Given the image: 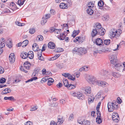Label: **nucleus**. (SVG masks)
<instances>
[{
    "instance_id": "41",
    "label": "nucleus",
    "mask_w": 125,
    "mask_h": 125,
    "mask_svg": "<svg viewBox=\"0 0 125 125\" xmlns=\"http://www.w3.org/2000/svg\"><path fill=\"white\" fill-rule=\"evenodd\" d=\"M112 119L114 122H118L119 121V120L117 119V117H116L115 115L112 116Z\"/></svg>"
},
{
    "instance_id": "9",
    "label": "nucleus",
    "mask_w": 125,
    "mask_h": 125,
    "mask_svg": "<svg viewBox=\"0 0 125 125\" xmlns=\"http://www.w3.org/2000/svg\"><path fill=\"white\" fill-rule=\"evenodd\" d=\"M0 41L1 42L0 45V47L1 48H3L5 47L6 44L5 39L3 38H1Z\"/></svg>"
},
{
    "instance_id": "10",
    "label": "nucleus",
    "mask_w": 125,
    "mask_h": 125,
    "mask_svg": "<svg viewBox=\"0 0 125 125\" xmlns=\"http://www.w3.org/2000/svg\"><path fill=\"white\" fill-rule=\"evenodd\" d=\"M103 43V41L100 38H97L96 41V43L97 45L100 46Z\"/></svg>"
},
{
    "instance_id": "29",
    "label": "nucleus",
    "mask_w": 125,
    "mask_h": 125,
    "mask_svg": "<svg viewBox=\"0 0 125 125\" xmlns=\"http://www.w3.org/2000/svg\"><path fill=\"white\" fill-rule=\"evenodd\" d=\"M96 122L98 124H100L102 121V118L101 117H97L96 119Z\"/></svg>"
},
{
    "instance_id": "60",
    "label": "nucleus",
    "mask_w": 125,
    "mask_h": 125,
    "mask_svg": "<svg viewBox=\"0 0 125 125\" xmlns=\"http://www.w3.org/2000/svg\"><path fill=\"white\" fill-rule=\"evenodd\" d=\"M34 47H36V48H38V49L39 48L38 46V45L36 43H34L32 45V48H33Z\"/></svg>"
},
{
    "instance_id": "35",
    "label": "nucleus",
    "mask_w": 125,
    "mask_h": 125,
    "mask_svg": "<svg viewBox=\"0 0 125 125\" xmlns=\"http://www.w3.org/2000/svg\"><path fill=\"white\" fill-rule=\"evenodd\" d=\"M24 0H18V4L20 6L23 4Z\"/></svg>"
},
{
    "instance_id": "47",
    "label": "nucleus",
    "mask_w": 125,
    "mask_h": 125,
    "mask_svg": "<svg viewBox=\"0 0 125 125\" xmlns=\"http://www.w3.org/2000/svg\"><path fill=\"white\" fill-rule=\"evenodd\" d=\"M35 32V30L34 28H32L30 29L29 32L31 34H33Z\"/></svg>"
},
{
    "instance_id": "49",
    "label": "nucleus",
    "mask_w": 125,
    "mask_h": 125,
    "mask_svg": "<svg viewBox=\"0 0 125 125\" xmlns=\"http://www.w3.org/2000/svg\"><path fill=\"white\" fill-rule=\"evenodd\" d=\"M103 9L104 10H109L110 9V7H108V6H105L103 7Z\"/></svg>"
},
{
    "instance_id": "20",
    "label": "nucleus",
    "mask_w": 125,
    "mask_h": 125,
    "mask_svg": "<svg viewBox=\"0 0 125 125\" xmlns=\"http://www.w3.org/2000/svg\"><path fill=\"white\" fill-rule=\"evenodd\" d=\"M80 32V30H79L77 31L74 30L73 32V33L71 35L73 37V38H74Z\"/></svg>"
},
{
    "instance_id": "6",
    "label": "nucleus",
    "mask_w": 125,
    "mask_h": 125,
    "mask_svg": "<svg viewBox=\"0 0 125 125\" xmlns=\"http://www.w3.org/2000/svg\"><path fill=\"white\" fill-rule=\"evenodd\" d=\"M96 82V84L98 85H101L103 87L108 86V84L105 82L100 81H97Z\"/></svg>"
},
{
    "instance_id": "28",
    "label": "nucleus",
    "mask_w": 125,
    "mask_h": 125,
    "mask_svg": "<svg viewBox=\"0 0 125 125\" xmlns=\"http://www.w3.org/2000/svg\"><path fill=\"white\" fill-rule=\"evenodd\" d=\"M87 12L88 14L91 15L93 13V11L91 8H89L87 9Z\"/></svg>"
},
{
    "instance_id": "13",
    "label": "nucleus",
    "mask_w": 125,
    "mask_h": 125,
    "mask_svg": "<svg viewBox=\"0 0 125 125\" xmlns=\"http://www.w3.org/2000/svg\"><path fill=\"white\" fill-rule=\"evenodd\" d=\"M11 92V90L9 88H6L4 89L1 93V94L4 95L8 93H10Z\"/></svg>"
},
{
    "instance_id": "36",
    "label": "nucleus",
    "mask_w": 125,
    "mask_h": 125,
    "mask_svg": "<svg viewBox=\"0 0 125 125\" xmlns=\"http://www.w3.org/2000/svg\"><path fill=\"white\" fill-rule=\"evenodd\" d=\"M83 125H90V122L89 121L84 120L83 121Z\"/></svg>"
},
{
    "instance_id": "52",
    "label": "nucleus",
    "mask_w": 125,
    "mask_h": 125,
    "mask_svg": "<svg viewBox=\"0 0 125 125\" xmlns=\"http://www.w3.org/2000/svg\"><path fill=\"white\" fill-rule=\"evenodd\" d=\"M15 23L17 25H18L19 26H22V23L20 22L17 21H16L15 22Z\"/></svg>"
},
{
    "instance_id": "62",
    "label": "nucleus",
    "mask_w": 125,
    "mask_h": 125,
    "mask_svg": "<svg viewBox=\"0 0 125 125\" xmlns=\"http://www.w3.org/2000/svg\"><path fill=\"white\" fill-rule=\"evenodd\" d=\"M20 69L21 70L24 72L25 73H27V71L25 70L23 67H21L20 68Z\"/></svg>"
},
{
    "instance_id": "56",
    "label": "nucleus",
    "mask_w": 125,
    "mask_h": 125,
    "mask_svg": "<svg viewBox=\"0 0 125 125\" xmlns=\"http://www.w3.org/2000/svg\"><path fill=\"white\" fill-rule=\"evenodd\" d=\"M96 114L97 117H101V113L99 110H97Z\"/></svg>"
},
{
    "instance_id": "50",
    "label": "nucleus",
    "mask_w": 125,
    "mask_h": 125,
    "mask_svg": "<svg viewBox=\"0 0 125 125\" xmlns=\"http://www.w3.org/2000/svg\"><path fill=\"white\" fill-rule=\"evenodd\" d=\"M68 78L69 79L73 81H74L75 80V78H73L72 76L70 74V75H69V76H68Z\"/></svg>"
},
{
    "instance_id": "53",
    "label": "nucleus",
    "mask_w": 125,
    "mask_h": 125,
    "mask_svg": "<svg viewBox=\"0 0 125 125\" xmlns=\"http://www.w3.org/2000/svg\"><path fill=\"white\" fill-rule=\"evenodd\" d=\"M37 109V108L35 106H32L31 108V109L30 110L31 111H33L36 110Z\"/></svg>"
},
{
    "instance_id": "4",
    "label": "nucleus",
    "mask_w": 125,
    "mask_h": 125,
    "mask_svg": "<svg viewBox=\"0 0 125 125\" xmlns=\"http://www.w3.org/2000/svg\"><path fill=\"white\" fill-rule=\"evenodd\" d=\"M86 79L88 82L91 84H96L97 81L94 76L91 75H86Z\"/></svg>"
},
{
    "instance_id": "44",
    "label": "nucleus",
    "mask_w": 125,
    "mask_h": 125,
    "mask_svg": "<svg viewBox=\"0 0 125 125\" xmlns=\"http://www.w3.org/2000/svg\"><path fill=\"white\" fill-rule=\"evenodd\" d=\"M51 16V15L50 14H46L45 16L43 17H44V18L47 20L50 18Z\"/></svg>"
},
{
    "instance_id": "5",
    "label": "nucleus",
    "mask_w": 125,
    "mask_h": 125,
    "mask_svg": "<svg viewBox=\"0 0 125 125\" xmlns=\"http://www.w3.org/2000/svg\"><path fill=\"white\" fill-rule=\"evenodd\" d=\"M122 31L120 29H118L115 31L114 30H111L110 32V35L112 36V38H113L114 37L116 38L119 36L122 33Z\"/></svg>"
},
{
    "instance_id": "22",
    "label": "nucleus",
    "mask_w": 125,
    "mask_h": 125,
    "mask_svg": "<svg viewBox=\"0 0 125 125\" xmlns=\"http://www.w3.org/2000/svg\"><path fill=\"white\" fill-rule=\"evenodd\" d=\"M42 52H40V53L38 52L37 53V55L38 57V59L39 60L43 61V60L44 58L42 56Z\"/></svg>"
},
{
    "instance_id": "48",
    "label": "nucleus",
    "mask_w": 125,
    "mask_h": 125,
    "mask_svg": "<svg viewBox=\"0 0 125 125\" xmlns=\"http://www.w3.org/2000/svg\"><path fill=\"white\" fill-rule=\"evenodd\" d=\"M6 79L5 78H1L0 79V83H3L5 82Z\"/></svg>"
},
{
    "instance_id": "43",
    "label": "nucleus",
    "mask_w": 125,
    "mask_h": 125,
    "mask_svg": "<svg viewBox=\"0 0 125 125\" xmlns=\"http://www.w3.org/2000/svg\"><path fill=\"white\" fill-rule=\"evenodd\" d=\"M94 5L93 3L92 2H89L88 4V6L89 8H93L94 7Z\"/></svg>"
},
{
    "instance_id": "61",
    "label": "nucleus",
    "mask_w": 125,
    "mask_h": 125,
    "mask_svg": "<svg viewBox=\"0 0 125 125\" xmlns=\"http://www.w3.org/2000/svg\"><path fill=\"white\" fill-rule=\"evenodd\" d=\"M50 13L53 14H54L55 13V11L54 10L52 9L50 10Z\"/></svg>"
},
{
    "instance_id": "63",
    "label": "nucleus",
    "mask_w": 125,
    "mask_h": 125,
    "mask_svg": "<svg viewBox=\"0 0 125 125\" xmlns=\"http://www.w3.org/2000/svg\"><path fill=\"white\" fill-rule=\"evenodd\" d=\"M60 102L61 104H62L63 105L65 103V102L64 100L63 99H62L60 100Z\"/></svg>"
},
{
    "instance_id": "19",
    "label": "nucleus",
    "mask_w": 125,
    "mask_h": 125,
    "mask_svg": "<svg viewBox=\"0 0 125 125\" xmlns=\"http://www.w3.org/2000/svg\"><path fill=\"white\" fill-rule=\"evenodd\" d=\"M6 45L9 48H10L12 47V44L11 41L10 40H8L6 41Z\"/></svg>"
},
{
    "instance_id": "7",
    "label": "nucleus",
    "mask_w": 125,
    "mask_h": 125,
    "mask_svg": "<svg viewBox=\"0 0 125 125\" xmlns=\"http://www.w3.org/2000/svg\"><path fill=\"white\" fill-rule=\"evenodd\" d=\"M9 60L11 63L14 62L15 60V56L14 53H11L9 56Z\"/></svg>"
},
{
    "instance_id": "21",
    "label": "nucleus",
    "mask_w": 125,
    "mask_h": 125,
    "mask_svg": "<svg viewBox=\"0 0 125 125\" xmlns=\"http://www.w3.org/2000/svg\"><path fill=\"white\" fill-rule=\"evenodd\" d=\"M94 98L93 95L89 96L88 99V101L89 104L93 103L94 102Z\"/></svg>"
},
{
    "instance_id": "42",
    "label": "nucleus",
    "mask_w": 125,
    "mask_h": 125,
    "mask_svg": "<svg viewBox=\"0 0 125 125\" xmlns=\"http://www.w3.org/2000/svg\"><path fill=\"white\" fill-rule=\"evenodd\" d=\"M64 66V64L63 63L58 64L56 65V66L60 69L63 68Z\"/></svg>"
},
{
    "instance_id": "27",
    "label": "nucleus",
    "mask_w": 125,
    "mask_h": 125,
    "mask_svg": "<svg viewBox=\"0 0 125 125\" xmlns=\"http://www.w3.org/2000/svg\"><path fill=\"white\" fill-rule=\"evenodd\" d=\"M113 76L115 78H118L120 77L121 76L120 74L119 73L114 72L112 73Z\"/></svg>"
},
{
    "instance_id": "25",
    "label": "nucleus",
    "mask_w": 125,
    "mask_h": 125,
    "mask_svg": "<svg viewBox=\"0 0 125 125\" xmlns=\"http://www.w3.org/2000/svg\"><path fill=\"white\" fill-rule=\"evenodd\" d=\"M29 41L27 40H26L24 41L22 43V46L23 47H25L27 45Z\"/></svg>"
},
{
    "instance_id": "17",
    "label": "nucleus",
    "mask_w": 125,
    "mask_h": 125,
    "mask_svg": "<svg viewBox=\"0 0 125 125\" xmlns=\"http://www.w3.org/2000/svg\"><path fill=\"white\" fill-rule=\"evenodd\" d=\"M28 57L31 59H32L34 56L33 52L32 51L29 52L27 54Z\"/></svg>"
},
{
    "instance_id": "16",
    "label": "nucleus",
    "mask_w": 125,
    "mask_h": 125,
    "mask_svg": "<svg viewBox=\"0 0 125 125\" xmlns=\"http://www.w3.org/2000/svg\"><path fill=\"white\" fill-rule=\"evenodd\" d=\"M23 65L24 67L26 69H29L30 68V63L28 62L24 63Z\"/></svg>"
},
{
    "instance_id": "39",
    "label": "nucleus",
    "mask_w": 125,
    "mask_h": 125,
    "mask_svg": "<svg viewBox=\"0 0 125 125\" xmlns=\"http://www.w3.org/2000/svg\"><path fill=\"white\" fill-rule=\"evenodd\" d=\"M110 43V40L109 39L105 40L104 42V43L106 45H109Z\"/></svg>"
},
{
    "instance_id": "11",
    "label": "nucleus",
    "mask_w": 125,
    "mask_h": 125,
    "mask_svg": "<svg viewBox=\"0 0 125 125\" xmlns=\"http://www.w3.org/2000/svg\"><path fill=\"white\" fill-rule=\"evenodd\" d=\"M59 6L62 9H67L68 7L67 4L64 3H61L60 4Z\"/></svg>"
},
{
    "instance_id": "40",
    "label": "nucleus",
    "mask_w": 125,
    "mask_h": 125,
    "mask_svg": "<svg viewBox=\"0 0 125 125\" xmlns=\"http://www.w3.org/2000/svg\"><path fill=\"white\" fill-rule=\"evenodd\" d=\"M64 51L63 49L61 48H58L56 50V52H63Z\"/></svg>"
},
{
    "instance_id": "3",
    "label": "nucleus",
    "mask_w": 125,
    "mask_h": 125,
    "mask_svg": "<svg viewBox=\"0 0 125 125\" xmlns=\"http://www.w3.org/2000/svg\"><path fill=\"white\" fill-rule=\"evenodd\" d=\"M119 104L116 101H113L112 102H108L107 105L108 111L113 112L114 110L117 109L119 108Z\"/></svg>"
},
{
    "instance_id": "54",
    "label": "nucleus",
    "mask_w": 125,
    "mask_h": 125,
    "mask_svg": "<svg viewBox=\"0 0 125 125\" xmlns=\"http://www.w3.org/2000/svg\"><path fill=\"white\" fill-rule=\"evenodd\" d=\"M4 72V70L3 68L0 66V74L3 73Z\"/></svg>"
},
{
    "instance_id": "33",
    "label": "nucleus",
    "mask_w": 125,
    "mask_h": 125,
    "mask_svg": "<svg viewBox=\"0 0 125 125\" xmlns=\"http://www.w3.org/2000/svg\"><path fill=\"white\" fill-rule=\"evenodd\" d=\"M98 4L99 7H102L104 5V2L103 1L100 0L98 2Z\"/></svg>"
},
{
    "instance_id": "26",
    "label": "nucleus",
    "mask_w": 125,
    "mask_h": 125,
    "mask_svg": "<svg viewBox=\"0 0 125 125\" xmlns=\"http://www.w3.org/2000/svg\"><path fill=\"white\" fill-rule=\"evenodd\" d=\"M85 93L86 94L90 93L91 92V87L89 86L86 87L85 89Z\"/></svg>"
},
{
    "instance_id": "32",
    "label": "nucleus",
    "mask_w": 125,
    "mask_h": 125,
    "mask_svg": "<svg viewBox=\"0 0 125 125\" xmlns=\"http://www.w3.org/2000/svg\"><path fill=\"white\" fill-rule=\"evenodd\" d=\"M36 39L39 41H42L43 39V37L42 35H39L37 36Z\"/></svg>"
},
{
    "instance_id": "23",
    "label": "nucleus",
    "mask_w": 125,
    "mask_h": 125,
    "mask_svg": "<svg viewBox=\"0 0 125 125\" xmlns=\"http://www.w3.org/2000/svg\"><path fill=\"white\" fill-rule=\"evenodd\" d=\"M48 80L47 84L49 86H50L52 84L54 81L51 78H49Z\"/></svg>"
},
{
    "instance_id": "37",
    "label": "nucleus",
    "mask_w": 125,
    "mask_h": 125,
    "mask_svg": "<svg viewBox=\"0 0 125 125\" xmlns=\"http://www.w3.org/2000/svg\"><path fill=\"white\" fill-rule=\"evenodd\" d=\"M75 87V86L73 85L72 84H69L68 87V88L69 89L71 90L74 89Z\"/></svg>"
},
{
    "instance_id": "31",
    "label": "nucleus",
    "mask_w": 125,
    "mask_h": 125,
    "mask_svg": "<svg viewBox=\"0 0 125 125\" xmlns=\"http://www.w3.org/2000/svg\"><path fill=\"white\" fill-rule=\"evenodd\" d=\"M77 97L80 99L83 100V95L80 93L78 94Z\"/></svg>"
},
{
    "instance_id": "64",
    "label": "nucleus",
    "mask_w": 125,
    "mask_h": 125,
    "mask_svg": "<svg viewBox=\"0 0 125 125\" xmlns=\"http://www.w3.org/2000/svg\"><path fill=\"white\" fill-rule=\"evenodd\" d=\"M50 125H57V124L53 121H52L50 122Z\"/></svg>"
},
{
    "instance_id": "45",
    "label": "nucleus",
    "mask_w": 125,
    "mask_h": 125,
    "mask_svg": "<svg viewBox=\"0 0 125 125\" xmlns=\"http://www.w3.org/2000/svg\"><path fill=\"white\" fill-rule=\"evenodd\" d=\"M83 71H88L89 69V67L85 66L83 67Z\"/></svg>"
},
{
    "instance_id": "57",
    "label": "nucleus",
    "mask_w": 125,
    "mask_h": 125,
    "mask_svg": "<svg viewBox=\"0 0 125 125\" xmlns=\"http://www.w3.org/2000/svg\"><path fill=\"white\" fill-rule=\"evenodd\" d=\"M58 104L57 102H55L53 104H52L51 106L54 107H56L58 106Z\"/></svg>"
},
{
    "instance_id": "2",
    "label": "nucleus",
    "mask_w": 125,
    "mask_h": 125,
    "mask_svg": "<svg viewBox=\"0 0 125 125\" xmlns=\"http://www.w3.org/2000/svg\"><path fill=\"white\" fill-rule=\"evenodd\" d=\"M109 58L112 66L118 71H120L123 68L122 64L118 62L117 56L116 54L110 56Z\"/></svg>"
},
{
    "instance_id": "8",
    "label": "nucleus",
    "mask_w": 125,
    "mask_h": 125,
    "mask_svg": "<svg viewBox=\"0 0 125 125\" xmlns=\"http://www.w3.org/2000/svg\"><path fill=\"white\" fill-rule=\"evenodd\" d=\"M86 52V50L85 48H79L78 50V52L80 53L81 54H85Z\"/></svg>"
},
{
    "instance_id": "38",
    "label": "nucleus",
    "mask_w": 125,
    "mask_h": 125,
    "mask_svg": "<svg viewBox=\"0 0 125 125\" xmlns=\"http://www.w3.org/2000/svg\"><path fill=\"white\" fill-rule=\"evenodd\" d=\"M109 19V16L108 15H104L103 19L104 20L107 21Z\"/></svg>"
},
{
    "instance_id": "51",
    "label": "nucleus",
    "mask_w": 125,
    "mask_h": 125,
    "mask_svg": "<svg viewBox=\"0 0 125 125\" xmlns=\"http://www.w3.org/2000/svg\"><path fill=\"white\" fill-rule=\"evenodd\" d=\"M46 46V45L45 44H44L42 48V49L41 50V49H40L39 50V51H41V52H42L44 51L45 50V46Z\"/></svg>"
},
{
    "instance_id": "1",
    "label": "nucleus",
    "mask_w": 125,
    "mask_h": 125,
    "mask_svg": "<svg viewBox=\"0 0 125 125\" xmlns=\"http://www.w3.org/2000/svg\"><path fill=\"white\" fill-rule=\"evenodd\" d=\"M105 29L101 27L100 23H97L95 24L91 33V35L94 37L97 35L102 36L104 34Z\"/></svg>"
},
{
    "instance_id": "58",
    "label": "nucleus",
    "mask_w": 125,
    "mask_h": 125,
    "mask_svg": "<svg viewBox=\"0 0 125 125\" xmlns=\"http://www.w3.org/2000/svg\"><path fill=\"white\" fill-rule=\"evenodd\" d=\"M48 80V79L47 78L45 77L42 78V81L43 82H45L47 81V80Z\"/></svg>"
},
{
    "instance_id": "18",
    "label": "nucleus",
    "mask_w": 125,
    "mask_h": 125,
    "mask_svg": "<svg viewBox=\"0 0 125 125\" xmlns=\"http://www.w3.org/2000/svg\"><path fill=\"white\" fill-rule=\"evenodd\" d=\"M66 37V36L64 33H61L59 36H58V38L61 40H63Z\"/></svg>"
},
{
    "instance_id": "12",
    "label": "nucleus",
    "mask_w": 125,
    "mask_h": 125,
    "mask_svg": "<svg viewBox=\"0 0 125 125\" xmlns=\"http://www.w3.org/2000/svg\"><path fill=\"white\" fill-rule=\"evenodd\" d=\"M55 45L54 43L52 42H50L48 44V47L49 48L53 49L55 48Z\"/></svg>"
},
{
    "instance_id": "15",
    "label": "nucleus",
    "mask_w": 125,
    "mask_h": 125,
    "mask_svg": "<svg viewBox=\"0 0 125 125\" xmlns=\"http://www.w3.org/2000/svg\"><path fill=\"white\" fill-rule=\"evenodd\" d=\"M75 39L77 41H78V42L80 43H82L84 40L83 37L80 36L76 37L75 38Z\"/></svg>"
},
{
    "instance_id": "14",
    "label": "nucleus",
    "mask_w": 125,
    "mask_h": 125,
    "mask_svg": "<svg viewBox=\"0 0 125 125\" xmlns=\"http://www.w3.org/2000/svg\"><path fill=\"white\" fill-rule=\"evenodd\" d=\"M20 56L23 59H26L28 57L27 53L25 52H22Z\"/></svg>"
},
{
    "instance_id": "24",
    "label": "nucleus",
    "mask_w": 125,
    "mask_h": 125,
    "mask_svg": "<svg viewBox=\"0 0 125 125\" xmlns=\"http://www.w3.org/2000/svg\"><path fill=\"white\" fill-rule=\"evenodd\" d=\"M5 100H9L10 101H15L16 100L14 99V97L13 96H10V97H5L4 98Z\"/></svg>"
},
{
    "instance_id": "46",
    "label": "nucleus",
    "mask_w": 125,
    "mask_h": 125,
    "mask_svg": "<svg viewBox=\"0 0 125 125\" xmlns=\"http://www.w3.org/2000/svg\"><path fill=\"white\" fill-rule=\"evenodd\" d=\"M101 94L100 93H98L95 96V99L96 100L99 99L101 97Z\"/></svg>"
},
{
    "instance_id": "55",
    "label": "nucleus",
    "mask_w": 125,
    "mask_h": 125,
    "mask_svg": "<svg viewBox=\"0 0 125 125\" xmlns=\"http://www.w3.org/2000/svg\"><path fill=\"white\" fill-rule=\"evenodd\" d=\"M39 71V70L38 69H35L34 72L33 73V75L34 76H35L36 75V74H37Z\"/></svg>"
},
{
    "instance_id": "30",
    "label": "nucleus",
    "mask_w": 125,
    "mask_h": 125,
    "mask_svg": "<svg viewBox=\"0 0 125 125\" xmlns=\"http://www.w3.org/2000/svg\"><path fill=\"white\" fill-rule=\"evenodd\" d=\"M63 81L64 85L66 87H68L69 84L67 80H64Z\"/></svg>"
},
{
    "instance_id": "59",
    "label": "nucleus",
    "mask_w": 125,
    "mask_h": 125,
    "mask_svg": "<svg viewBox=\"0 0 125 125\" xmlns=\"http://www.w3.org/2000/svg\"><path fill=\"white\" fill-rule=\"evenodd\" d=\"M62 75L66 77H68V76L70 75V74L67 73H65L63 74Z\"/></svg>"
},
{
    "instance_id": "34",
    "label": "nucleus",
    "mask_w": 125,
    "mask_h": 125,
    "mask_svg": "<svg viewBox=\"0 0 125 125\" xmlns=\"http://www.w3.org/2000/svg\"><path fill=\"white\" fill-rule=\"evenodd\" d=\"M44 18V17H42V20L41 22V24L42 25H44L47 21L46 19H45Z\"/></svg>"
}]
</instances>
